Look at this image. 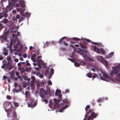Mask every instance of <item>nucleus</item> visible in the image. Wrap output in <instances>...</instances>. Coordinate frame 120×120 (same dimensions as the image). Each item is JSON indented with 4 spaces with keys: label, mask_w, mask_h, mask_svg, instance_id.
Listing matches in <instances>:
<instances>
[{
    "label": "nucleus",
    "mask_w": 120,
    "mask_h": 120,
    "mask_svg": "<svg viewBox=\"0 0 120 120\" xmlns=\"http://www.w3.org/2000/svg\"><path fill=\"white\" fill-rule=\"evenodd\" d=\"M93 110L92 109H90L86 112L85 115V117L88 116L87 118L88 120H93L94 118L97 117L98 115V113H95L93 112Z\"/></svg>",
    "instance_id": "1"
},
{
    "label": "nucleus",
    "mask_w": 120,
    "mask_h": 120,
    "mask_svg": "<svg viewBox=\"0 0 120 120\" xmlns=\"http://www.w3.org/2000/svg\"><path fill=\"white\" fill-rule=\"evenodd\" d=\"M112 68L113 70H112L111 72L110 73V75L112 77L113 76V75L116 74V76L120 78L119 79L120 80V73L118 74H117L118 72L119 71H120V67L118 66H116L115 67H112Z\"/></svg>",
    "instance_id": "2"
},
{
    "label": "nucleus",
    "mask_w": 120,
    "mask_h": 120,
    "mask_svg": "<svg viewBox=\"0 0 120 120\" xmlns=\"http://www.w3.org/2000/svg\"><path fill=\"white\" fill-rule=\"evenodd\" d=\"M78 49L79 50H78V53L80 54L83 55L84 57L86 58L87 57V55L89 53L88 51L86 50L81 49L80 48Z\"/></svg>",
    "instance_id": "3"
},
{
    "label": "nucleus",
    "mask_w": 120,
    "mask_h": 120,
    "mask_svg": "<svg viewBox=\"0 0 120 120\" xmlns=\"http://www.w3.org/2000/svg\"><path fill=\"white\" fill-rule=\"evenodd\" d=\"M93 49L94 51L98 53H100V52L102 53H103L104 52V50L102 49L101 48L100 49L95 46H94Z\"/></svg>",
    "instance_id": "4"
},
{
    "label": "nucleus",
    "mask_w": 120,
    "mask_h": 120,
    "mask_svg": "<svg viewBox=\"0 0 120 120\" xmlns=\"http://www.w3.org/2000/svg\"><path fill=\"white\" fill-rule=\"evenodd\" d=\"M103 78L102 76H101L100 77V79L101 80L104 81H109L108 79H109V76L106 74L104 73L103 74Z\"/></svg>",
    "instance_id": "5"
},
{
    "label": "nucleus",
    "mask_w": 120,
    "mask_h": 120,
    "mask_svg": "<svg viewBox=\"0 0 120 120\" xmlns=\"http://www.w3.org/2000/svg\"><path fill=\"white\" fill-rule=\"evenodd\" d=\"M44 90H45L42 88H41L40 90V93H39V94L42 99H43L45 98V96L43 94V92Z\"/></svg>",
    "instance_id": "6"
},
{
    "label": "nucleus",
    "mask_w": 120,
    "mask_h": 120,
    "mask_svg": "<svg viewBox=\"0 0 120 120\" xmlns=\"http://www.w3.org/2000/svg\"><path fill=\"white\" fill-rule=\"evenodd\" d=\"M7 37L6 35H1L0 36V39L2 41H6L7 40Z\"/></svg>",
    "instance_id": "7"
},
{
    "label": "nucleus",
    "mask_w": 120,
    "mask_h": 120,
    "mask_svg": "<svg viewBox=\"0 0 120 120\" xmlns=\"http://www.w3.org/2000/svg\"><path fill=\"white\" fill-rule=\"evenodd\" d=\"M44 62L42 61L41 59H39L37 60V64L39 67H41V65L43 64Z\"/></svg>",
    "instance_id": "8"
},
{
    "label": "nucleus",
    "mask_w": 120,
    "mask_h": 120,
    "mask_svg": "<svg viewBox=\"0 0 120 120\" xmlns=\"http://www.w3.org/2000/svg\"><path fill=\"white\" fill-rule=\"evenodd\" d=\"M3 52L2 53L5 56H7L8 55V50H7L5 48H4L3 49Z\"/></svg>",
    "instance_id": "9"
},
{
    "label": "nucleus",
    "mask_w": 120,
    "mask_h": 120,
    "mask_svg": "<svg viewBox=\"0 0 120 120\" xmlns=\"http://www.w3.org/2000/svg\"><path fill=\"white\" fill-rule=\"evenodd\" d=\"M82 42L84 44H86L87 42H90L91 41H90L88 39H86L85 38H82Z\"/></svg>",
    "instance_id": "10"
},
{
    "label": "nucleus",
    "mask_w": 120,
    "mask_h": 120,
    "mask_svg": "<svg viewBox=\"0 0 120 120\" xmlns=\"http://www.w3.org/2000/svg\"><path fill=\"white\" fill-rule=\"evenodd\" d=\"M20 6L22 7H24L25 6V4L24 1L23 0H20L19 2Z\"/></svg>",
    "instance_id": "11"
},
{
    "label": "nucleus",
    "mask_w": 120,
    "mask_h": 120,
    "mask_svg": "<svg viewBox=\"0 0 120 120\" xmlns=\"http://www.w3.org/2000/svg\"><path fill=\"white\" fill-rule=\"evenodd\" d=\"M37 103L36 102H35L32 105L31 103H30L29 105H28V106L29 107H34L35 106L37 105Z\"/></svg>",
    "instance_id": "12"
},
{
    "label": "nucleus",
    "mask_w": 120,
    "mask_h": 120,
    "mask_svg": "<svg viewBox=\"0 0 120 120\" xmlns=\"http://www.w3.org/2000/svg\"><path fill=\"white\" fill-rule=\"evenodd\" d=\"M102 62L107 66H109V64L108 63V61L105 59H104L103 60Z\"/></svg>",
    "instance_id": "13"
},
{
    "label": "nucleus",
    "mask_w": 120,
    "mask_h": 120,
    "mask_svg": "<svg viewBox=\"0 0 120 120\" xmlns=\"http://www.w3.org/2000/svg\"><path fill=\"white\" fill-rule=\"evenodd\" d=\"M48 93L50 96H51L52 95H53L54 94V92L53 90H50V91H48Z\"/></svg>",
    "instance_id": "14"
},
{
    "label": "nucleus",
    "mask_w": 120,
    "mask_h": 120,
    "mask_svg": "<svg viewBox=\"0 0 120 120\" xmlns=\"http://www.w3.org/2000/svg\"><path fill=\"white\" fill-rule=\"evenodd\" d=\"M12 117L14 119L13 120H16V119H18L17 118L16 114L15 112H13Z\"/></svg>",
    "instance_id": "15"
},
{
    "label": "nucleus",
    "mask_w": 120,
    "mask_h": 120,
    "mask_svg": "<svg viewBox=\"0 0 120 120\" xmlns=\"http://www.w3.org/2000/svg\"><path fill=\"white\" fill-rule=\"evenodd\" d=\"M97 59L98 60L102 62L103 60L104 59H103L102 57L101 56H97Z\"/></svg>",
    "instance_id": "16"
},
{
    "label": "nucleus",
    "mask_w": 120,
    "mask_h": 120,
    "mask_svg": "<svg viewBox=\"0 0 120 120\" xmlns=\"http://www.w3.org/2000/svg\"><path fill=\"white\" fill-rule=\"evenodd\" d=\"M61 90L58 89H57L56 90V92L55 93L56 95L58 94H60L61 93Z\"/></svg>",
    "instance_id": "17"
},
{
    "label": "nucleus",
    "mask_w": 120,
    "mask_h": 120,
    "mask_svg": "<svg viewBox=\"0 0 120 120\" xmlns=\"http://www.w3.org/2000/svg\"><path fill=\"white\" fill-rule=\"evenodd\" d=\"M67 107V106H63L61 108V109L59 110V112H61L64 109H66Z\"/></svg>",
    "instance_id": "18"
},
{
    "label": "nucleus",
    "mask_w": 120,
    "mask_h": 120,
    "mask_svg": "<svg viewBox=\"0 0 120 120\" xmlns=\"http://www.w3.org/2000/svg\"><path fill=\"white\" fill-rule=\"evenodd\" d=\"M13 24V21H9L8 22L7 25L8 26H10L12 25Z\"/></svg>",
    "instance_id": "19"
},
{
    "label": "nucleus",
    "mask_w": 120,
    "mask_h": 120,
    "mask_svg": "<svg viewBox=\"0 0 120 120\" xmlns=\"http://www.w3.org/2000/svg\"><path fill=\"white\" fill-rule=\"evenodd\" d=\"M80 45L81 47L82 48L84 49H86L87 48L86 46L85 45L80 44Z\"/></svg>",
    "instance_id": "20"
},
{
    "label": "nucleus",
    "mask_w": 120,
    "mask_h": 120,
    "mask_svg": "<svg viewBox=\"0 0 120 120\" xmlns=\"http://www.w3.org/2000/svg\"><path fill=\"white\" fill-rule=\"evenodd\" d=\"M74 65L76 67H79L80 66V64L77 62H76L75 61L74 62Z\"/></svg>",
    "instance_id": "21"
},
{
    "label": "nucleus",
    "mask_w": 120,
    "mask_h": 120,
    "mask_svg": "<svg viewBox=\"0 0 120 120\" xmlns=\"http://www.w3.org/2000/svg\"><path fill=\"white\" fill-rule=\"evenodd\" d=\"M114 53L113 52L110 53H109V55L107 56V58H110L112 57V55H113Z\"/></svg>",
    "instance_id": "22"
},
{
    "label": "nucleus",
    "mask_w": 120,
    "mask_h": 120,
    "mask_svg": "<svg viewBox=\"0 0 120 120\" xmlns=\"http://www.w3.org/2000/svg\"><path fill=\"white\" fill-rule=\"evenodd\" d=\"M16 42V40L15 39H13L11 40L10 42V43L11 44V45H13V44H15Z\"/></svg>",
    "instance_id": "23"
},
{
    "label": "nucleus",
    "mask_w": 120,
    "mask_h": 120,
    "mask_svg": "<svg viewBox=\"0 0 120 120\" xmlns=\"http://www.w3.org/2000/svg\"><path fill=\"white\" fill-rule=\"evenodd\" d=\"M65 38H67L66 37H64L61 39L59 41V42L60 44H61L63 40L65 39Z\"/></svg>",
    "instance_id": "24"
},
{
    "label": "nucleus",
    "mask_w": 120,
    "mask_h": 120,
    "mask_svg": "<svg viewBox=\"0 0 120 120\" xmlns=\"http://www.w3.org/2000/svg\"><path fill=\"white\" fill-rule=\"evenodd\" d=\"M90 106L89 105H87L86 107L85 108V110L86 111V112H88L87 110L90 108Z\"/></svg>",
    "instance_id": "25"
},
{
    "label": "nucleus",
    "mask_w": 120,
    "mask_h": 120,
    "mask_svg": "<svg viewBox=\"0 0 120 120\" xmlns=\"http://www.w3.org/2000/svg\"><path fill=\"white\" fill-rule=\"evenodd\" d=\"M59 102H58L57 103H55V104L54 105V107L55 108H57L58 107L59 105Z\"/></svg>",
    "instance_id": "26"
},
{
    "label": "nucleus",
    "mask_w": 120,
    "mask_h": 120,
    "mask_svg": "<svg viewBox=\"0 0 120 120\" xmlns=\"http://www.w3.org/2000/svg\"><path fill=\"white\" fill-rule=\"evenodd\" d=\"M16 33L15 31H13L11 33V35H12V37L13 38L15 37V35Z\"/></svg>",
    "instance_id": "27"
},
{
    "label": "nucleus",
    "mask_w": 120,
    "mask_h": 120,
    "mask_svg": "<svg viewBox=\"0 0 120 120\" xmlns=\"http://www.w3.org/2000/svg\"><path fill=\"white\" fill-rule=\"evenodd\" d=\"M8 21V20L7 19H4L3 20V23L5 24L7 23Z\"/></svg>",
    "instance_id": "28"
},
{
    "label": "nucleus",
    "mask_w": 120,
    "mask_h": 120,
    "mask_svg": "<svg viewBox=\"0 0 120 120\" xmlns=\"http://www.w3.org/2000/svg\"><path fill=\"white\" fill-rule=\"evenodd\" d=\"M72 39L76 41H79L80 40V39L76 37L73 38Z\"/></svg>",
    "instance_id": "29"
},
{
    "label": "nucleus",
    "mask_w": 120,
    "mask_h": 120,
    "mask_svg": "<svg viewBox=\"0 0 120 120\" xmlns=\"http://www.w3.org/2000/svg\"><path fill=\"white\" fill-rule=\"evenodd\" d=\"M34 80H31V82H32V83L31 84V86L32 87H33V86H34L35 85L34 83Z\"/></svg>",
    "instance_id": "30"
},
{
    "label": "nucleus",
    "mask_w": 120,
    "mask_h": 120,
    "mask_svg": "<svg viewBox=\"0 0 120 120\" xmlns=\"http://www.w3.org/2000/svg\"><path fill=\"white\" fill-rule=\"evenodd\" d=\"M11 44L10 43L9 45H8L7 47L9 48V49H12V47L13 45H11Z\"/></svg>",
    "instance_id": "31"
},
{
    "label": "nucleus",
    "mask_w": 120,
    "mask_h": 120,
    "mask_svg": "<svg viewBox=\"0 0 120 120\" xmlns=\"http://www.w3.org/2000/svg\"><path fill=\"white\" fill-rule=\"evenodd\" d=\"M7 9L8 11H11L12 9V8L10 6H8L7 7Z\"/></svg>",
    "instance_id": "32"
},
{
    "label": "nucleus",
    "mask_w": 120,
    "mask_h": 120,
    "mask_svg": "<svg viewBox=\"0 0 120 120\" xmlns=\"http://www.w3.org/2000/svg\"><path fill=\"white\" fill-rule=\"evenodd\" d=\"M59 99L57 100L56 98H54L53 99V101L55 103H57L58 102H60Z\"/></svg>",
    "instance_id": "33"
},
{
    "label": "nucleus",
    "mask_w": 120,
    "mask_h": 120,
    "mask_svg": "<svg viewBox=\"0 0 120 120\" xmlns=\"http://www.w3.org/2000/svg\"><path fill=\"white\" fill-rule=\"evenodd\" d=\"M103 101V100L101 98H99L97 100V101L98 102H101Z\"/></svg>",
    "instance_id": "34"
},
{
    "label": "nucleus",
    "mask_w": 120,
    "mask_h": 120,
    "mask_svg": "<svg viewBox=\"0 0 120 120\" xmlns=\"http://www.w3.org/2000/svg\"><path fill=\"white\" fill-rule=\"evenodd\" d=\"M81 65H84L86 64V62L84 61H82L80 62Z\"/></svg>",
    "instance_id": "35"
},
{
    "label": "nucleus",
    "mask_w": 120,
    "mask_h": 120,
    "mask_svg": "<svg viewBox=\"0 0 120 120\" xmlns=\"http://www.w3.org/2000/svg\"><path fill=\"white\" fill-rule=\"evenodd\" d=\"M8 11L7 9V7L6 9H4L3 10V11L4 13H6Z\"/></svg>",
    "instance_id": "36"
},
{
    "label": "nucleus",
    "mask_w": 120,
    "mask_h": 120,
    "mask_svg": "<svg viewBox=\"0 0 120 120\" xmlns=\"http://www.w3.org/2000/svg\"><path fill=\"white\" fill-rule=\"evenodd\" d=\"M13 104L16 107H18L19 106V104L18 103L14 102Z\"/></svg>",
    "instance_id": "37"
},
{
    "label": "nucleus",
    "mask_w": 120,
    "mask_h": 120,
    "mask_svg": "<svg viewBox=\"0 0 120 120\" xmlns=\"http://www.w3.org/2000/svg\"><path fill=\"white\" fill-rule=\"evenodd\" d=\"M87 76L89 78H91L92 77V75L90 73H88L87 75Z\"/></svg>",
    "instance_id": "38"
},
{
    "label": "nucleus",
    "mask_w": 120,
    "mask_h": 120,
    "mask_svg": "<svg viewBox=\"0 0 120 120\" xmlns=\"http://www.w3.org/2000/svg\"><path fill=\"white\" fill-rule=\"evenodd\" d=\"M4 16V14L3 13H0V19H1Z\"/></svg>",
    "instance_id": "39"
},
{
    "label": "nucleus",
    "mask_w": 120,
    "mask_h": 120,
    "mask_svg": "<svg viewBox=\"0 0 120 120\" xmlns=\"http://www.w3.org/2000/svg\"><path fill=\"white\" fill-rule=\"evenodd\" d=\"M43 93L45 95H47L48 93V91H47L46 90H45L44 92Z\"/></svg>",
    "instance_id": "40"
},
{
    "label": "nucleus",
    "mask_w": 120,
    "mask_h": 120,
    "mask_svg": "<svg viewBox=\"0 0 120 120\" xmlns=\"http://www.w3.org/2000/svg\"><path fill=\"white\" fill-rule=\"evenodd\" d=\"M31 59L33 62H36V60L35 58L31 57Z\"/></svg>",
    "instance_id": "41"
},
{
    "label": "nucleus",
    "mask_w": 120,
    "mask_h": 120,
    "mask_svg": "<svg viewBox=\"0 0 120 120\" xmlns=\"http://www.w3.org/2000/svg\"><path fill=\"white\" fill-rule=\"evenodd\" d=\"M7 64H3L1 68H2L3 69L5 68H6V66L7 65Z\"/></svg>",
    "instance_id": "42"
},
{
    "label": "nucleus",
    "mask_w": 120,
    "mask_h": 120,
    "mask_svg": "<svg viewBox=\"0 0 120 120\" xmlns=\"http://www.w3.org/2000/svg\"><path fill=\"white\" fill-rule=\"evenodd\" d=\"M68 59L69 60H70L71 61V62H74L75 61V60L74 59H70V58H68Z\"/></svg>",
    "instance_id": "43"
},
{
    "label": "nucleus",
    "mask_w": 120,
    "mask_h": 120,
    "mask_svg": "<svg viewBox=\"0 0 120 120\" xmlns=\"http://www.w3.org/2000/svg\"><path fill=\"white\" fill-rule=\"evenodd\" d=\"M29 93L28 91H26L25 93V95L26 97H28L29 95Z\"/></svg>",
    "instance_id": "44"
},
{
    "label": "nucleus",
    "mask_w": 120,
    "mask_h": 120,
    "mask_svg": "<svg viewBox=\"0 0 120 120\" xmlns=\"http://www.w3.org/2000/svg\"><path fill=\"white\" fill-rule=\"evenodd\" d=\"M13 91L14 92H16V93H18L19 92L18 90L15 88L13 89Z\"/></svg>",
    "instance_id": "45"
},
{
    "label": "nucleus",
    "mask_w": 120,
    "mask_h": 120,
    "mask_svg": "<svg viewBox=\"0 0 120 120\" xmlns=\"http://www.w3.org/2000/svg\"><path fill=\"white\" fill-rule=\"evenodd\" d=\"M48 71L49 70L48 69L45 70L44 73V74L45 75H47L48 73Z\"/></svg>",
    "instance_id": "46"
},
{
    "label": "nucleus",
    "mask_w": 120,
    "mask_h": 120,
    "mask_svg": "<svg viewBox=\"0 0 120 120\" xmlns=\"http://www.w3.org/2000/svg\"><path fill=\"white\" fill-rule=\"evenodd\" d=\"M29 61L28 60H27L26 61V65L27 66H29L30 65V63H28Z\"/></svg>",
    "instance_id": "47"
},
{
    "label": "nucleus",
    "mask_w": 120,
    "mask_h": 120,
    "mask_svg": "<svg viewBox=\"0 0 120 120\" xmlns=\"http://www.w3.org/2000/svg\"><path fill=\"white\" fill-rule=\"evenodd\" d=\"M48 84L50 85H51L52 84V83L51 81H49L48 82Z\"/></svg>",
    "instance_id": "48"
},
{
    "label": "nucleus",
    "mask_w": 120,
    "mask_h": 120,
    "mask_svg": "<svg viewBox=\"0 0 120 120\" xmlns=\"http://www.w3.org/2000/svg\"><path fill=\"white\" fill-rule=\"evenodd\" d=\"M50 74L53 75L54 73V70L53 69H51Z\"/></svg>",
    "instance_id": "49"
},
{
    "label": "nucleus",
    "mask_w": 120,
    "mask_h": 120,
    "mask_svg": "<svg viewBox=\"0 0 120 120\" xmlns=\"http://www.w3.org/2000/svg\"><path fill=\"white\" fill-rule=\"evenodd\" d=\"M5 13V14H4V16L5 18H6L8 17V15L7 13Z\"/></svg>",
    "instance_id": "50"
},
{
    "label": "nucleus",
    "mask_w": 120,
    "mask_h": 120,
    "mask_svg": "<svg viewBox=\"0 0 120 120\" xmlns=\"http://www.w3.org/2000/svg\"><path fill=\"white\" fill-rule=\"evenodd\" d=\"M63 43L64 45L65 46H67L68 45V44L67 43L65 42V41H63Z\"/></svg>",
    "instance_id": "51"
},
{
    "label": "nucleus",
    "mask_w": 120,
    "mask_h": 120,
    "mask_svg": "<svg viewBox=\"0 0 120 120\" xmlns=\"http://www.w3.org/2000/svg\"><path fill=\"white\" fill-rule=\"evenodd\" d=\"M37 56V55L36 54H33L31 56V57H34V58H35Z\"/></svg>",
    "instance_id": "52"
},
{
    "label": "nucleus",
    "mask_w": 120,
    "mask_h": 120,
    "mask_svg": "<svg viewBox=\"0 0 120 120\" xmlns=\"http://www.w3.org/2000/svg\"><path fill=\"white\" fill-rule=\"evenodd\" d=\"M43 101L45 102L46 104H47L48 102V101L46 99H44L43 100Z\"/></svg>",
    "instance_id": "53"
},
{
    "label": "nucleus",
    "mask_w": 120,
    "mask_h": 120,
    "mask_svg": "<svg viewBox=\"0 0 120 120\" xmlns=\"http://www.w3.org/2000/svg\"><path fill=\"white\" fill-rule=\"evenodd\" d=\"M14 76L13 75H10V78L11 79H14Z\"/></svg>",
    "instance_id": "54"
},
{
    "label": "nucleus",
    "mask_w": 120,
    "mask_h": 120,
    "mask_svg": "<svg viewBox=\"0 0 120 120\" xmlns=\"http://www.w3.org/2000/svg\"><path fill=\"white\" fill-rule=\"evenodd\" d=\"M63 102H64L65 103H66L67 102V99H65L63 100Z\"/></svg>",
    "instance_id": "55"
},
{
    "label": "nucleus",
    "mask_w": 120,
    "mask_h": 120,
    "mask_svg": "<svg viewBox=\"0 0 120 120\" xmlns=\"http://www.w3.org/2000/svg\"><path fill=\"white\" fill-rule=\"evenodd\" d=\"M12 2L11 3L12 4H14L15 3L17 2L16 0H11Z\"/></svg>",
    "instance_id": "56"
},
{
    "label": "nucleus",
    "mask_w": 120,
    "mask_h": 120,
    "mask_svg": "<svg viewBox=\"0 0 120 120\" xmlns=\"http://www.w3.org/2000/svg\"><path fill=\"white\" fill-rule=\"evenodd\" d=\"M31 79L32 80H35V77L34 76H32L31 77Z\"/></svg>",
    "instance_id": "57"
},
{
    "label": "nucleus",
    "mask_w": 120,
    "mask_h": 120,
    "mask_svg": "<svg viewBox=\"0 0 120 120\" xmlns=\"http://www.w3.org/2000/svg\"><path fill=\"white\" fill-rule=\"evenodd\" d=\"M14 61L16 62H17L19 61V60L18 59L15 58L14 60Z\"/></svg>",
    "instance_id": "58"
},
{
    "label": "nucleus",
    "mask_w": 120,
    "mask_h": 120,
    "mask_svg": "<svg viewBox=\"0 0 120 120\" xmlns=\"http://www.w3.org/2000/svg\"><path fill=\"white\" fill-rule=\"evenodd\" d=\"M39 77L41 78H42L44 77V76L42 74H40L39 76Z\"/></svg>",
    "instance_id": "59"
},
{
    "label": "nucleus",
    "mask_w": 120,
    "mask_h": 120,
    "mask_svg": "<svg viewBox=\"0 0 120 120\" xmlns=\"http://www.w3.org/2000/svg\"><path fill=\"white\" fill-rule=\"evenodd\" d=\"M7 98L8 99L10 100L11 99V98L10 97L9 95H7Z\"/></svg>",
    "instance_id": "60"
},
{
    "label": "nucleus",
    "mask_w": 120,
    "mask_h": 120,
    "mask_svg": "<svg viewBox=\"0 0 120 120\" xmlns=\"http://www.w3.org/2000/svg\"><path fill=\"white\" fill-rule=\"evenodd\" d=\"M7 60L8 61H10L11 59V58L10 57H8L7 58Z\"/></svg>",
    "instance_id": "61"
},
{
    "label": "nucleus",
    "mask_w": 120,
    "mask_h": 120,
    "mask_svg": "<svg viewBox=\"0 0 120 120\" xmlns=\"http://www.w3.org/2000/svg\"><path fill=\"white\" fill-rule=\"evenodd\" d=\"M28 77L26 76H25L24 78V79L26 81L27 80H28Z\"/></svg>",
    "instance_id": "62"
},
{
    "label": "nucleus",
    "mask_w": 120,
    "mask_h": 120,
    "mask_svg": "<svg viewBox=\"0 0 120 120\" xmlns=\"http://www.w3.org/2000/svg\"><path fill=\"white\" fill-rule=\"evenodd\" d=\"M18 86V84L16 83H15L14 84V86L15 87H16L17 86Z\"/></svg>",
    "instance_id": "63"
},
{
    "label": "nucleus",
    "mask_w": 120,
    "mask_h": 120,
    "mask_svg": "<svg viewBox=\"0 0 120 120\" xmlns=\"http://www.w3.org/2000/svg\"><path fill=\"white\" fill-rule=\"evenodd\" d=\"M27 55L26 54H24L23 55V57L24 58H26L27 57Z\"/></svg>",
    "instance_id": "64"
}]
</instances>
